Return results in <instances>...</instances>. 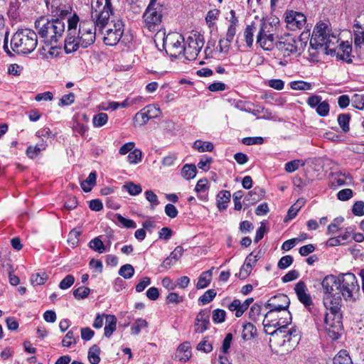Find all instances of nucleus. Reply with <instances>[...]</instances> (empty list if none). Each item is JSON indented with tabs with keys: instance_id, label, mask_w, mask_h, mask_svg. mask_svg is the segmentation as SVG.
Listing matches in <instances>:
<instances>
[{
	"instance_id": "nucleus-1",
	"label": "nucleus",
	"mask_w": 364,
	"mask_h": 364,
	"mask_svg": "<svg viewBox=\"0 0 364 364\" xmlns=\"http://www.w3.org/2000/svg\"><path fill=\"white\" fill-rule=\"evenodd\" d=\"M321 284L323 293V303L328 311L324 318L326 330L330 338L336 340L340 337L343 329V316L341 311L342 299L338 287V278L329 274L323 278Z\"/></svg>"
},
{
	"instance_id": "nucleus-2",
	"label": "nucleus",
	"mask_w": 364,
	"mask_h": 364,
	"mask_svg": "<svg viewBox=\"0 0 364 364\" xmlns=\"http://www.w3.org/2000/svg\"><path fill=\"white\" fill-rule=\"evenodd\" d=\"M97 30L98 29L95 26L93 20H81L77 36H67L65 39V52L71 53L76 51L79 47L87 48L92 45L96 39Z\"/></svg>"
},
{
	"instance_id": "nucleus-3",
	"label": "nucleus",
	"mask_w": 364,
	"mask_h": 364,
	"mask_svg": "<svg viewBox=\"0 0 364 364\" xmlns=\"http://www.w3.org/2000/svg\"><path fill=\"white\" fill-rule=\"evenodd\" d=\"M35 28L41 38L50 43H56L63 36L65 25L61 18L50 20L46 16H41L35 21Z\"/></svg>"
},
{
	"instance_id": "nucleus-4",
	"label": "nucleus",
	"mask_w": 364,
	"mask_h": 364,
	"mask_svg": "<svg viewBox=\"0 0 364 364\" xmlns=\"http://www.w3.org/2000/svg\"><path fill=\"white\" fill-rule=\"evenodd\" d=\"M338 43L337 37L330 35L328 26L324 23H318L315 26L310 39V55L315 56L316 52L320 50L326 53L328 46Z\"/></svg>"
},
{
	"instance_id": "nucleus-5",
	"label": "nucleus",
	"mask_w": 364,
	"mask_h": 364,
	"mask_svg": "<svg viewBox=\"0 0 364 364\" xmlns=\"http://www.w3.org/2000/svg\"><path fill=\"white\" fill-rule=\"evenodd\" d=\"M38 44L37 33L28 28L18 29L12 36L11 46L18 54H29Z\"/></svg>"
},
{
	"instance_id": "nucleus-6",
	"label": "nucleus",
	"mask_w": 364,
	"mask_h": 364,
	"mask_svg": "<svg viewBox=\"0 0 364 364\" xmlns=\"http://www.w3.org/2000/svg\"><path fill=\"white\" fill-rule=\"evenodd\" d=\"M338 289L340 296L343 297L346 301L355 299L358 293L360 287L357 279L353 273L341 274L338 277Z\"/></svg>"
},
{
	"instance_id": "nucleus-7",
	"label": "nucleus",
	"mask_w": 364,
	"mask_h": 364,
	"mask_svg": "<svg viewBox=\"0 0 364 364\" xmlns=\"http://www.w3.org/2000/svg\"><path fill=\"white\" fill-rule=\"evenodd\" d=\"M275 33V26L269 22L260 21L257 35V43L264 50H272L277 43Z\"/></svg>"
},
{
	"instance_id": "nucleus-8",
	"label": "nucleus",
	"mask_w": 364,
	"mask_h": 364,
	"mask_svg": "<svg viewBox=\"0 0 364 364\" xmlns=\"http://www.w3.org/2000/svg\"><path fill=\"white\" fill-rule=\"evenodd\" d=\"M114 15V9L111 0H105V4L102 11L97 13L96 9L92 7L91 18L93 20L95 26L97 28L100 33H103V30L109 25L112 26V23H109V17Z\"/></svg>"
},
{
	"instance_id": "nucleus-9",
	"label": "nucleus",
	"mask_w": 364,
	"mask_h": 364,
	"mask_svg": "<svg viewBox=\"0 0 364 364\" xmlns=\"http://www.w3.org/2000/svg\"><path fill=\"white\" fill-rule=\"evenodd\" d=\"M163 46L171 57L176 58L184 55L185 38L177 33H168L163 39Z\"/></svg>"
},
{
	"instance_id": "nucleus-10",
	"label": "nucleus",
	"mask_w": 364,
	"mask_h": 364,
	"mask_svg": "<svg viewBox=\"0 0 364 364\" xmlns=\"http://www.w3.org/2000/svg\"><path fill=\"white\" fill-rule=\"evenodd\" d=\"M204 46V37L198 33L189 35L186 41L184 56L188 60H194Z\"/></svg>"
},
{
	"instance_id": "nucleus-11",
	"label": "nucleus",
	"mask_w": 364,
	"mask_h": 364,
	"mask_svg": "<svg viewBox=\"0 0 364 364\" xmlns=\"http://www.w3.org/2000/svg\"><path fill=\"white\" fill-rule=\"evenodd\" d=\"M290 304L289 297L284 294H279L271 297L269 301L265 304V307L269 309V311L264 315L263 321L264 327H270V322L267 320L268 316L274 311H281L288 309Z\"/></svg>"
},
{
	"instance_id": "nucleus-12",
	"label": "nucleus",
	"mask_w": 364,
	"mask_h": 364,
	"mask_svg": "<svg viewBox=\"0 0 364 364\" xmlns=\"http://www.w3.org/2000/svg\"><path fill=\"white\" fill-rule=\"evenodd\" d=\"M124 24L122 19L112 20V26L102 33L105 44L109 46H116L124 33Z\"/></svg>"
},
{
	"instance_id": "nucleus-13",
	"label": "nucleus",
	"mask_w": 364,
	"mask_h": 364,
	"mask_svg": "<svg viewBox=\"0 0 364 364\" xmlns=\"http://www.w3.org/2000/svg\"><path fill=\"white\" fill-rule=\"evenodd\" d=\"M162 8L147 7L143 14L144 27L154 32L159 29L162 21Z\"/></svg>"
},
{
	"instance_id": "nucleus-14",
	"label": "nucleus",
	"mask_w": 364,
	"mask_h": 364,
	"mask_svg": "<svg viewBox=\"0 0 364 364\" xmlns=\"http://www.w3.org/2000/svg\"><path fill=\"white\" fill-rule=\"evenodd\" d=\"M328 50L326 51V55H335L337 59L345 61L348 63H352V46L348 41H342L338 46L331 45L328 47Z\"/></svg>"
},
{
	"instance_id": "nucleus-15",
	"label": "nucleus",
	"mask_w": 364,
	"mask_h": 364,
	"mask_svg": "<svg viewBox=\"0 0 364 364\" xmlns=\"http://www.w3.org/2000/svg\"><path fill=\"white\" fill-rule=\"evenodd\" d=\"M279 55L282 57L290 58L292 54L298 51L297 41L294 37L287 36L282 38L276 44Z\"/></svg>"
},
{
	"instance_id": "nucleus-16",
	"label": "nucleus",
	"mask_w": 364,
	"mask_h": 364,
	"mask_svg": "<svg viewBox=\"0 0 364 364\" xmlns=\"http://www.w3.org/2000/svg\"><path fill=\"white\" fill-rule=\"evenodd\" d=\"M161 110L159 107L154 105H149L138 112L134 117V121L139 126L145 125L149 119L159 116Z\"/></svg>"
},
{
	"instance_id": "nucleus-17",
	"label": "nucleus",
	"mask_w": 364,
	"mask_h": 364,
	"mask_svg": "<svg viewBox=\"0 0 364 364\" xmlns=\"http://www.w3.org/2000/svg\"><path fill=\"white\" fill-rule=\"evenodd\" d=\"M286 314L288 317H285L284 320L282 321H281L282 318H279V321L277 322L274 325V326H278V328L269 333L272 336H274V334L277 335L278 333H284V335L283 336L284 341H289L291 340V336H296L297 330L295 328H291V329L286 331L287 326L291 322V313L289 311H287Z\"/></svg>"
},
{
	"instance_id": "nucleus-18",
	"label": "nucleus",
	"mask_w": 364,
	"mask_h": 364,
	"mask_svg": "<svg viewBox=\"0 0 364 364\" xmlns=\"http://www.w3.org/2000/svg\"><path fill=\"white\" fill-rule=\"evenodd\" d=\"M285 21L289 29H301L306 24V17L301 12L291 10L286 13Z\"/></svg>"
},
{
	"instance_id": "nucleus-19",
	"label": "nucleus",
	"mask_w": 364,
	"mask_h": 364,
	"mask_svg": "<svg viewBox=\"0 0 364 364\" xmlns=\"http://www.w3.org/2000/svg\"><path fill=\"white\" fill-rule=\"evenodd\" d=\"M209 318V309H203L197 314L194 323V331L196 333H203L208 329V326L210 324Z\"/></svg>"
},
{
	"instance_id": "nucleus-20",
	"label": "nucleus",
	"mask_w": 364,
	"mask_h": 364,
	"mask_svg": "<svg viewBox=\"0 0 364 364\" xmlns=\"http://www.w3.org/2000/svg\"><path fill=\"white\" fill-rule=\"evenodd\" d=\"M295 293L299 301L306 307L313 304L311 295L308 293V289L304 282L299 281L294 287Z\"/></svg>"
},
{
	"instance_id": "nucleus-21",
	"label": "nucleus",
	"mask_w": 364,
	"mask_h": 364,
	"mask_svg": "<svg viewBox=\"0 0 364 364\" xmlns=\"http://www.w3.org/2000/svg\"><path fill=\"white\" fill-rule=\"evenodd\" d=\"M253 301L254 299L251 297L247 298L242 303L240 300L235 299L228 306V308L230 311H235V316L240 318L247 310Z\"/></svg>"
},
{
	"instance_id": "nucleus-22",
	"label": "nucleus",
	"mask_w": 364,
	"mask_h": 364,
	"mask_svg": "<svg viewBox=\"0 0 364 364\" xmlns=\"http://www.w3.org/2000/svg\"><path fill=\"white\" fill-rule=\"evenodd\" d=\"M264 196V191L259 187H255L245 196L244 205L245 207H250L261 200Z\"/></svg>"
},
{
	"instance_id": "nucleus-23",
	"label": "nucleus",
	"mask_w": 364,
	"mask_h": 364,
	"mask_svg": "<svg viewBox=\"0 0 364 364\" xmlns=\"http://www.w3.org/2000/svg\"><path fill=\"white\" fill-rule=\"evenodd\" d=\"M258 261L257 256H254V252L249 254L245 258L244 264L240 268V274L242 279L250 275L252 267H254Z\"/></svg>"
},
{
	"instance_id": "nucleus-24",
	"label": "nucleus",
	"mask_w": 364,
	"mask_h": 364,
	"mask_svg": "<svg viewBox=\"0 0 364 364\" xmlns=\"http://www.w3.org/2000/svg\"><path fill=\"white\" fill-rule=\"evenodd\" d=\"M191 344L189 342L186 341L181 343L176 353V357L178 358L180 361L186 362L191 357Z\"/></svg>"
},
{
	"instance_id": "nucleus-25",
	"label": "nucleus",
	"mask_w": 364,
	"mask_h": 364,
	"mask_svg": "<svg viewBox=\"0 0 364 364\" xmlns=\"http://www.w3.org/2000/svg\"><path fill=\"white\" fill-rule=\"evenodd\" d=\"M231 193L229 191H220L216 198V204L218 210L223 211L227 209L228 204L230 201Z\"/></svg>"
},
{
	"instance_id": "nucleus-26",
	"label": "nucleus",
	"mask_w": 364,
	"mask_h": 364,
	"mask_svg": "<svg viewBox=\"0 0 364 364\" xmlns=\"http://www.w3.org/2000/svg\"><path fill=\"white\" fill-rule=\"evenodd\" d=\"M106 323L104 328V335L109 338L117 329V318L114 315L107 314L105 316Z\"/></svg>"
},
{
	"instance_id": "nucleus-27",
	"label": "nucleus",
	"mask_w": 364,
	"mask_h": 364,
	"mask_svg": "<svg viewBox=\"0 0 364 364\" xmlns=\"http://www.w3.org/2000/svg\"><path fill=\"white\" fill-rule=\"evenodd\" d=\"M257 30V24L252 22L251 24L247 25L244 31L245 41L247 47L250 48L252 46L254 41V33Z\"/></svg>"
},
{
	"instance_id": "nucleus-28",
	"label": "nucleus",
	"mask_w": 364,
	"mask_h": 364,
	"mask_svg": "<svg viewBox=\"0 0 364 364\" xmlns=\"http://www.w3.org/2000/svg\"><path fill=\"white\" fill-rule=\"evenodd\" d=\"M257 329L251 323H246L242 326V338L244 341H248L256 335Z\"/></svg>"
},
{
	"instance_id": "nucleus-29",
	"label": "nucleus",
	"mask_w": 364,
	"mask_h": 364,
	"mask_svg": "<svg viewBox=\"0 0 364 364\" xmlns=\"http://www.w3.org/2000/svg\"><path fill=\"white\" fill-rule=\"evenodd\" d=\"M97 174L95 171L91 172L86 180L80 183L82 189L87 193L92 190V188L96 184Z\"/></svg>"
},
{
	"instance_id": "nucleus-30",
	"label": "nucleus",
	"mask_w": 364,
	"mask_h": 364,
	"mask_svg": "<svg viewBox=\"0 0 364 364\" xmlns=\"http://www.w3.org/2000/svg\"><path fill=\"white\" fill-rule=\"evenodd\" d=\"M100 348L97 345L92 346L87 353V358L91 364H98L100 362Z\"/></svg>"
},
{
	"instance_id": "nucleus-31",
	"label": "nucleus",
	"mask_w": 364,
	"mask_h": 364,
	"mask_svg": "<svg viewBox=\"0 0 364 364\" xmlns=\"http://www.w3.org/2000/svg\"><path fill=\"white\" fill-rule=\"evenodd\" d=\"M80 18L76 14H74L72 16H70L68 19V35L67 36H73L76 34V28L77 25H80Z\"/></svg>"
},
{
	"instance_id": "nucleus-32",
	"label": "nucleus",
	"mask_w": 364,
	"mask_h": 364,
	"mask_svg": "<svg viewBox=\"0 0 364 364\" xmlns=\"http://www.w3.org/2000/svg\"><path fill=\"white\" fill-rule=\"evenodd\" d=\"M193 148L199 152L212 151L214 149V145L210 141H203L198 139L195 141Z\"/></svg>"
},
{
	"instance_id": "nucleus-33",
	"label": "nucleus",
	"mask_w": 364,
	"mask_h": 364,
	"mask_svg": "<svg viewBox=\"0 0 364 364\" xmlns=\"http://www.w3.org/2000/svg\"><path fill=\"white\" fill-rule=\"evenodd\" d=\"M211 274V270L203 272L198 277L196 288L200 289L207 287L210 284Z\"/></svg>"
},
{
	"instance_id": "nucleus-34",
	"label": "nucleus",
	"mask_w": 364,
	"mask_h": 364,
	"mask_svg": "<svg viewBox=\"0 0 364 364\" xmlns=\"http://www.w3.org/2000/svg\"><path fill=\"white\" fill-rule=\"evenodd\" d=\"M47 146V144L43 142V141L41 142V147H38V146H29L26 149V155L28 157L31 159L36 158L37 156L40 154L41 151L46 149Z\"/></svg>"
},
{
	"instance_id": "nucleus-35",
	"label": "nucleus",
	"mask_w": 364,
	"mask_h": 364,
	"mask_svg": "<svg viewBox=\"0 0 364 364\" xmlns=\"http://www.w3.org/2000/svg\"><path fill=\"white\" fill-rule=\"evenodd\" d=\"M196 167L194 164H186L181 170V175L186 179L190 180L196 176Z\"/></svg>"
},
{
	"instance_id": "nucleus-36",
	"label": "nucleus",
	"mask_w": 364,
	"mask_h": 364,
	"mask_svg": "<svg viewBox=\"0 0 364 364\" xmlns=\"http://www.w3.org/2000/svg\"><path fill=\"white\" fill-rule=\"evenodd\" d=\"M122 188L127 191L131 196H137L142 191L141 186L133 182L125 183Z\"/></svg>"
},
{
	"instance_id": "nucleus-37",
	"label": "nucleus",
	"mask_w": 364,
	"mask_h": 364,
	"mask_svg": "<svg viewBox=\"0 0 364 364\" xmlns=\"http://www.w3.org/2000/svg\"><path fill=\"white\" fill-rule=\"evenodd\" d=\"M48 279L46 272L33 274L31 277V282L33 286L43 285Z\"/></svg>"
},
{
	"instance_id": "nucleus-38",
	"label": "nucleus",
	"mask_w": 364,
	"mask_h": 364,
	"mask_svg": "<svg viewBox=\"0 0 364 364\" xmlns=\"http://www.w3.org/2000/svg\"><path fill=\"white\" fill-rule=\"evenodd\" d=\"M347 179H349L350 181L352 180L348 173H336L332 184L334 186H342L347 184Z\"/></svg>"
},
{
	"instance_id": "nucleus-39",
	"label": "nucleus",
	"mask_w": 364,
	"mask_h": 364,
	"mask_svg": "<svg viewBox=\"0 0 364 364\" xmlns=\"http://www.w3.org/2000/svg\"><path fill=\"white\" fill-rule=\"evenodd\" d=\"M350 119V114H341L338 117V122L343 132L346 133L349 131V122Z\"/></svg>"
},
{
	"instance_id": "nucleus-40",
	"label": "nucleus",
	"mask_w": 364,
	"mask_h": 364,
	"mask_svg": "<svg viewBox=\"0 0 364 364\" xmlns=\"http://www.w3.org/2000/svg\"><path fill=\"white\" fill-rule=\"evenodd\" d=\"M127 159L129 164H136L142 160V152L139 149H133L128 155Z\"/></svg>"
},
{
	"instance_id": "nucleus-41",
	"label": "nucleus",
	"mask_w": 364,
	"mask_h": 364,
	"mask_svg": "<svg viewBox=\"0 0 364 364\" xmlns=\"http://www.w3.org/2000/svg\"><path fill=\"white\" fill-rule=\"evenodd\" d=\"M89 247L94 251L99 253H103L106 250L102 241L100 239L99 237L90 240L89 242Z\"/></svg>"
},
{
	"instance_id": "nucleus-42",
	"label": "nucleus",
	"mask_w": 364,
	"mask_h": 364,
	"mask_svg": "<svg viewBox=\"0 0 364 364\" xmlns=\"http://www.w3.org/2000/svg\"><path fill=\"white\" fill-rule=\"evenodd\" d=\"M148 323L145 319L138 318L136 319L131 327L132 333L134 335H138L141 329L146 328Z\"/></svg>"
},
{
	"instance_id": "nucleus-43",
	"label": "nucleus",
	"mask_w": 364,
	"mask_h": 364,
	"mask_svg": "<svg viewBox=\"0 0 364 364\" xmlns=\"http://www.w3.org/2000/svg\"><path fill=\"white\" fill-rule=\"evenodd\" d=\"M134 274V269L133 266L129 264L122 265L119 270V274L126 279H130Z\"/></svg>"
},
{
	"instance_id": "nucleus-44",
	"label": "nucleus",
	"mask_w": 364,
	"mask_h": 364,
	"mask_svg": "<svg viewBox=\"0 0 364 364\" xmlns=\"http://www.w3.org/2000/svg\"><path fill=\"white\" fill-rule=\"evenodd\" d=\"M215 296L216 291L214 289H208L202 296L199 297L198 301L202 305H205L212 301L213 299L215 297Z\"/></svg>"
},
{
	"instance_id": "nucleus-45",
	"label": "nucleus",
	"mask_w": 364,
	"mask_h": 364,
	"mask_svg": "<svg viewBox=\"0 0 364 364\" xmlns=\"http://www.w3.org/2000/svg\"><path fill=\"white\" fill-rule=\"evenodd\" d=\"M226 311L223 309H216L213 311L212 319L215 323H221L225 321Z\"/></svg>"
},
{
	"instance_id": "nucleus-46",
	"label": "nucleus",
	"mask_w": 364,
	"mask_h": 364,
	"mask_svg": "<svg viewBox=\"0 0 364 364\" xmlns=\"http://www.w3.org/2000/svg\"><path fill=\"white\" fill-rule=\"evenodd\" d=\"M107 114L104 112H100L93 117L92 122L95 127H101L107 122Z\"/></svg>"
},
{
	"instance_id": "nucleus-47",
	"label": "nucleus",
	"mask_w": 364,
	"mask_h": 364,
	"mask_svg": "<svg viewBox=\"0 0 364 364\" xmlns=\"http://www.w3.org/2000/svg\"><path fill=\"white\" fill-rule=\"evenodd\" d=\"M115 218L117 223L122 224L124 228H136V223L131 219L125 218L120 214H116Z\"/></svg>"
},
{
	"instance_id": "nucleus-48",
	"label": "nucleus",
	"mask_w": 364,
	"mask_h": 364,
	"mask_svg": "<svg viewBox=\"0 0 364 364\" xmlns=\"http://www.w3.org/2000/svg\"><path fill=\"white\" fill-rule=\"evenodd\" d=\"M311 87V83L304 81H292L290 82V87L294 90H309Z\"/></svg>"
},
{
	"instance_id": "nucleus-49",
	"label": "nucleus",
	"mask_w": 364,
	"mask_h": 364,
	"mask_svg": "<svg viewBox=\"0 0 364 364\" xmlns=\"http://www.w3.org/2000/svg\"><path fill=\"white\" fill-rule=\"evenodd\" d=\"M262 306L257 303L254 304L250 309L249 311V318L253 321H256L258 319V317L261 314Z\"/></svg>"
},
{
	"instance_id": "nucleus-50",
	"label": "nucleus",
	"mask_w": 364,
	"mask_h": 364,
	"mask_svg": "<svg viewBox=\"0 0 364 364\" xmlns=\"http://www.w3.org/2000/svg\"><path fill=\"white\" fill-rule=\"evenodd\" d=\"M90 291L88 287H80L73 291V296L77 299H83L88 296Z\"/></svg>"
},
{
	"instance_id": "nucleus-51",
	"label": "nucleus",
	"mask_w": 364,
	"mask_h": 364,
	"mask_svg": "<svg viewBox=\"0 0 364 364\" xmlns=\"http://www.w3.org/2000/svg\"><path fill=\"white\" fill-rule=\"evenodd\" d=\"M294 262V258L291 255H286L281 257L277 263V267L280 269H284L289 267Z\"/></svg>"
},
{
	"instance_id": "nucleus-52",
	"label": "nucleus",
	"mask_w": 364,
	"mask_h": 364,
	"mask_svg": "<svg viewBox=\"0 0 364 364\" xmlns=\"http://www.w3.org/2000/svg\"><path fill=\"white\" fill-rule=\"evenodd\" d=\"M75 96L74 93L70 92L69 94L64 95L60 99L58 105L60 107L68 106L72 105L75 101Z\"/></svg>"
},
{
	"instance_id": "nucleus-53",
	"label": "nucleus",
	"mask_w": 364,
	"mask_h": 364,
	"mask_svg": "<svg viewBox=\"0 0 364 364\" xmlns=\"http://www.w3.org/2000/svg\"><path fill=\"white\" fill-rule=\"evenodd\" d=\"M75 282V277L72 274H68L59 284L60 289H67L70 288Z\"/></svg>"
},
{
	"instance_id": "nucleus-54",
	"label": "nucleus",
	"mask_w": 364,
	"mask_h": 364,
	"mask_svg": "<svg viewBox=\"0 0 364 364\" xmlns=\"http://www.w3.org/2000/svg\"><path fill=\"white\" fill-rule=\"evenodd\" d=\"M317 114L321 117H326L329 112V104L327 101L321 102L316 107Z\"/></svg>"
},
{
	"instance_id": "nucleus-55",
	"label": "nucleus",
	"mask_w": 364,
	"mask_h": 364,
	"mask_svg": "<svg viewBox=\"0 0 364 364\" xmlns=\"http://www.w3.org/2000/svg\"><path fill=\"white\" fill-rule=\"evenodd\" d=\"M197 350L206 353H210L213 350L212 343H210L206 338H205L198 344Z\"/></svg>"
},
{
	"instance_id": "nucleus-56",
	"label": "nucleus",
	"mask_w": 364,
	"mask_h": 364,
	"mask_svg": "<svg viewBox=\"0 0 364 364\" xmlns=\"http://www.w3.org/2000/svg\"><path fill=\"white\" fill-rule=\"evenodd\" d=\"M146 199L151 203V208L154 209L159 204L157 196L151 190L145 192Z\"/></svg>"
},
{
	"instance_id": "nucleus-57",
	"label": "nucleus",
	"mask_w": 364,
	"mask_h": 364,
	"mask_svg": "<svg viewBox=\"0 0 364 364\" xmlns=\"http://www.w3.org/2000/svg\"><path fill=\"white\" fill-rule=\"evenodd\" d=\"M352 105L358 109H363L364 108L363 95L355 94L352 98Z\"/></svg>"
},
{
	"instance_id": "nucleus-58",
	"label": "nucleus",
	"mask_w": 364,
	"mask_h": 364,
	"mask_svg": "<svg viewBox=\"0 0 364 364\" xmlns=\"http://www.w3.org/2000/svg\"><path fill=\"white\" fill-rule=\"evenodd\" d=\"M244 196L242 191H238L234 193L233 202H234V209L235 210H240L242 209V203L240 202L241 199Z\"/></svg>"
},
{
	"instance_id": "nucleus-59",
	"label": "nucleus",
	"mask_w": 364,
	"mask_h": 364,
	"mask_svg": "<svg viewBox=\"0 0 364 364\" xmlns=\"http://www.w3.org/2000/svg\"><path fill=\"white\" fill-rule=\"evenodd\" d=\"M364 43V30H354V44L356 48Z\"/></svg>"
},
{
	"instance_id": "nucleus-60",
	"label": "nucleus",
	"mask_w": 364,
	"mask_h": 364,
	"mask_svg": "<svg viewBox=\"0 0 364 364\" xmlns=\"http://www.w3.org/2000/svg\"><path fill=\"white\" fill-rule=\"evenodd\" d=\"M353 191L350 188L343 189L337 193V198L342 201H346L353 197Z\"/></svg>"
},
{
	"instance_id": "nucleus-61",
	"label": "nucleus",
	"mask_w": 364,
	"mask_h": 364,
	"mask_svg": "<svg viewBox=\"0 0 364 364\" xmlns=\"http://www.w3.org/2000/svg\"><path fill=\"white\" fill-rule=\"evenodd\" d=\"M352 213L357 216L364 215V202L361 200L355 202L353 205Z\"/></svg>"
},
{
	"instance_id": "nucleus-62",
	"label": "nucleus",
	"mask_w": 364,
	"mask_h": 364,
	"mask_svg": "<svg viewBox=\"0 0 364 364\" xmlns=\"http://www.w3.org/2000/svg\"><path fill=\"white\" fill-rule=\"evenodd\" d=\"M73 343L75 344L76 341L74 337L73 331L70 330L66 333L65 338L63 339L62 345L65 347H70Z\"/></svg>"
},
{
	"instance_id": "nucleus-63",
	"label": "nucleus",
	"mask_w": 364,
	"mask_h": 364,
	"mask_svg": "<svg viewBox=\"0 0 364 364\" xmlns=\"http://www.w3.org/2000/svg\"><path fill=\"white\" fill-rule=\"evenodd\" d=\"M299 272L297 270L293 269L288 272L284 276L282 277V281L284 283H287L294 281L299 278Z\"/></svg>"
},
{
	"instance_id": "nucleus-64",
	"label": "nucleus",
	"mask_w": 364,
	"mask_h": 364,
	"mask_svg": "<svg viewBox=\"0 0 364 364\" xmlns=\"http://www.w3.org/2000/svg\"><path fill=\"white\" fill-rule=\"evenodd\" d=\"M300 208L301 205L299 204V201L298 200L297 203H294L289 208L287 215V220H292L293 218H294L296 216Z\"/></svg>"
}]
</instances>
